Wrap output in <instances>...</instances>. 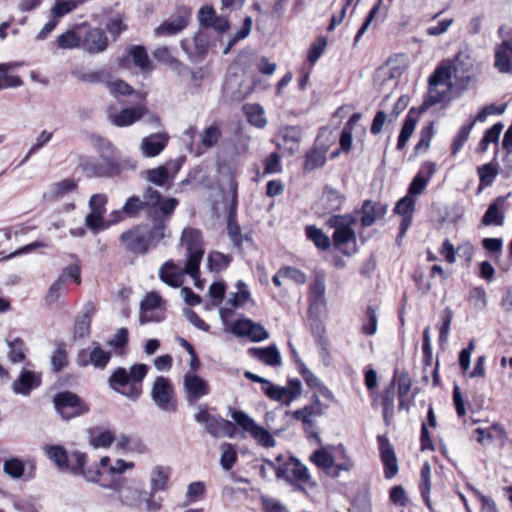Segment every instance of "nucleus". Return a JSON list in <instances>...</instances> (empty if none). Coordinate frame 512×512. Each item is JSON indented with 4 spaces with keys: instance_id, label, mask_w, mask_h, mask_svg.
I'll return each mask as SVG.
<instances>
[{
    "instance_id": "obj_1",
    "label": "nucleus",
    "mask_w": 512,
    "mask_h": 512,
    "mask_svg": "<svg viewBox=\"0 0 512 512\" xmlns=\"http://www.w3.org/2000/svg\"><path fill=\"white\" fill-rule=\"evenodd\" d=\"M453 73L451 67H437L429 77V91L424 98L422 105L419 108H411L404 120L397 142V149L403 150L410 137L412 136L415 127L418 123L420 115L431 106L444 101L452 87L451 79Z\"/></svg>"
},
{
    "instance_id": "obj_2",
    "label": "nucleus",
    "mask_w": 512,
    "mask_h": 512,
    "mask_svg": "<svg viewBox=\"0 0 512 512\" xmlns=\"http://www.w3.org/2000/svg\"><path fill=\"white\" fill-rule=\"evenodd\" d=\"M171 219H156L140 223L122 232L119 241L125 250L136 256L146 255L156 249L166 238L171 237Z\"/></svg>"
},
{
    "instance_id": "obj_3",
    "label": "nucleus",
    "mask_w": 512,
    "mask_h": 512,
    "mask_svg": "<svg viewBox=\"0 0 512 512\" xmlns=\"http://www.w3.org/2000/svg\"><path fill=\"white\" fill-rule=\"evenodd\" d=\"M178 205V199L163 198L158 190L148 186L143 193V199L133 195L127 198L123 207L129 219L138 218L142 212H145L147 219L151 221L162 218L171 219Z\"/></svg>"
},
{
    "instance_id": "obj_4",
    "label": "nucleus",
    "mask_w": 512,
    "mask_h": 512,
    "mask_svg": "<svg viewBox=\"0 0 512 512\" xmlns=\"http://www.w3.org/2000/svg\"><path fill=\"white\" fill-rule=\"evenodd\" d=\"M149 372V366L135 363L130 367H117L108 378V386L130 401H137L143 393L142 382Z\"/></svg>"
},
{
    "instance_id": "obj_5",
    "label": "nucleus",
    "mask_w": 512,
    "mask_h": 512,
    "mask_svg": "<svg viewBox=\"0 0 512 512\" xmlns=\"http://www.w3.org/2000/svg\"><path fill=\"white\" fill-rule=\"evenodd\" d=\"M181 242L187 250V261L184 266V273L194 279V284L202 288L200 281V264L204 256L203 235L199 229L184 228Z\"/></svg>"
},
{
    "instance_id": "obj_6",
    "label": "nucleus",
    "mask_w": 512,
    "mask_h": 512,
    "mask_svg": "<svg viewBox=\"0 0 512 512\" xmlns=\"http://www.w3.org/2000/svg\"><path fill=\"white\" fill-rule=\"evenodd\" d=\"M325 277L322 274H316L311 285H310V304L308 314L314 323L312 329L314 335L318 337V341L321 345L322 350H326L323 343L322 333L324 328L319 321L320 315L325 311L326 299H325Z\"/></svg>"
},
{
    "instance_id": "obj_7",
    "label": "nucleus",
    "mask_w": 512,
    "mask_h": 512,
    "mask_svg": "<svg viewBox=\"0 0 512 512\" xmlns=\"http://www.w3.org/2000/svg\"><path fill=\"white\" fill-rule=\"evenodd\" d=\"M150 397L161 411L170 412L176 408L175 390L169 378L157 376L151 385Z\"/></svg>"
},
{
    "instance_id": "obj_8",
    "label": "nucleus",
    "mask_w": 512,
    "mask_h": 512,
    "mask_svg": "<svg viewBox=\"0 0 512 512\" xmlns=\"http://www.w3.org/2000/svg\"><path fill=\"white\" fill-rule=\"evenodd\" d=\"M231 417L246 432H249L253 439L265 448H271L276 445L272 434L264 427L258 425L253 418L243 411L233 410Z\"/></svg>"
},
{
    "instance_id": "obj_9",
    "label": "nucleus",
    "mask_w": 512,
    "mask_h": 512,
    "mask_svg": "<svg viewBox=\"0 0 512 512\" xmlns=\"http://www.w3.org/2000/svg\"><path fill=\"white\" fill-rule=\"evenodd\" d=\"M498 35L502 41L494 49V67L501 74H512V31L501 26Z\"/></svg>"
},
{
    "instance_id": "obj_10",
    "label": "nucleus",
    "mask_w": 512,
    "mask_h": 512,
    "mask_svg": "<svg viewBox=\"0 0 512 512\" xmlns=\"http://www.w3.org/2000/svg\"><path fill=\"white\" fill-rule=\"evenodd\" d=\"M83 171L88 177H114L120 174L121 165L117 155L100 156L82 164Z\"/></svg>"
},
{
    "instance_id": "obj_11",
    "label": "nucleus",
    "mask_w": 512,
    "mask_h": 512,
    "mask_svg": "<svg viewBox=\"0 0 512 512\" xmlns=\"http://www.w3.org/2000/svg\"><path fill=\"white\" fill-rule=\"evenodd\" d=\"M328 224L334 228L332 239L335 252L349 256L345 245L352 239V215H333Z\"/></svg>"
},
{
    "instance_id": "obj_12",
    "label": "nucleus",
    "mask_w": 512,
    "mask_h": 512,
    "mask_svg": "<svg viewBox=\"0 0 512 512\" xmlns=\"http://www.w3.org/2000/svg\"><path fill=\"white\" fill-rule=\"evenodd\" d=\"M54 406L66 420L88 412L87 405L76 394L69 391L58 393L54 398Z\"/></svg>"
},
{
    "instance_id": "obj_13",
    "label": "nucleus",
    "mask_w": 512,
    "mask_h": 512,
    "mask_svg": "<svg viewBox=\"0 0 512 512\" xmlns=\"http://www.w3.org/2000/svg\"><path fill=\"white\" fill-rule=\"evenodd\" d=\"M191 15V8L187 6L178 7L175 14L171 15L166 21L154 29L155 36L167 37L180 33L188 26Z\"/></svg>"
},
{
    "instance_id": "obj_14",
    "label": "nucleus",
    "mask_w": 512,
    "mask_h": 512,
    "mask_svg": "<svg viewBox=\"0 0 512 512\" xmlns=\"http://www.w3.org/2000/svg\"><path fill=\"white\" fill-rule=\"evenodd\" d=\"M276 477L290 483L307 484L310 481L307 467L294 457H290L282 466L276 468Z\"/></svg>"
},
{
    "instance_id": "obj_15",
    "label": "nucleus",
    "mask_w": 512,
    "mask_h": 512,
    "mask_svg": "<svg viewBox=\"0 0 512 512\" xmlns=\"http://www.w3.org/2000/svg\"><path fill=\"white\" fill-rule=\"evenodd\" d=\"M185 397L189 405H195L210 393L208 382L196 373L187 372L183 378Z\"/></svg>"
},
{
    "instance_id": "obj_16",
    "label": "nucleus",
    "mask_w": 512,
    "mask_h": 512,
    "mask_svg": "<svg viewBox=\"0 0 512 512\" xmlns=\"http://www.w3.org/2000/svg\"><path fill=\"white\" fill-rule=\"evenodd\" d=\"M180 46L186 53L189 60L193 62H200L208 53L209 36L207 33L199 31L195 34L192 41L189 39L181 40Z\"/></svg>"
},
{
    "instance_id": "obj_17",
    "label": "nucleus",
    "mask_w": 512,
    "mask_h": 512,
    "mask_svg": "<svg viewBox=\"0 0 512 512\" xmlns=\"http://www.w3.org/2000/svg\"><path fill=\"white\" fill-rule=\"evenodd\" d=\"M390 384L397 389L398 407L400 410L408 409L410 402L407 397L412 389V378L408 371L396 367Z\"/></svg>"
},
{
    "instance_id": "obj_18",
    "label": "nucleus",
    "mask_w": 512,
    "mask_h": 512,
    "mask_svg": "<svg viewBox=\"0 0 512 512\" xmlns=\"http://www.w3.org/2000/svg\"><path fill=\"white\" fill-rule=\"evenodd\" d=\"M450 67L453 77L461 86H466L474 76L473 60L465 52H458Z\"/></svg>"
},
{
    "instance_id": "obj_19",
    "label": "nucleus",
    "mask_w": 512,
    "mask_h": 512,
    "mask_svg": "<svg viewBox=\"0 0 512 512\" xmlns=\"http://www.w3.org/2000/svg\"><path fill=\"white\" fill-rule=\"evenodd\" d=\"M233 334L240 337H247L252 342H260L268 338L267 330L250 319L237 320L232 326Z\"/></svg>"
},
{
    "instance_id": "obj_20",
    "label": "nucleus",
    "mask_w": 512,
    "mask_h": 512,
    "mask_svg": "<svg viewBox=\"0 0 512 512\" xmlns=\"http://www.w3.org/2000/svg\"><path fill=\"white\" fill-rule=\"evenodd\" d=\"M325 134H330V131L322 128L317 136L315 148L306 153L304 163L305 171L311 172L325 164L328 150V146L322 143V138Z\"/></svg>"
},
{
    "instance_id": "obj_21",
    "label": "nucleus",
    "mask_w": 512,
    "mask_h": 512,
    "mask_svg": "<svg viewBox=\"0 0 512 512\" xmlns=\"http://www.w3.org/2000/svg\"><path fill=\"white\" fill-rule=\"evenodd\" d=\"M381 461L384 465V475L387 479L393 478L398 472V461L392 445L384 435L378 436Z\"/></svg>"
},
{
    "instance_id": "obj_22",
    "label": "nucleus",
    "mask_w": 512,
    "mask_h": 512,
    "mask_svg": "<svg viewBox=\"0 0 512 512\" xmlns=\"http://www.w3.org/2000/svg\"><path fill=\"white\" fill-rule=\"evenodd\" d=\"M168 142L169 135L167 133H152L142 139L140 151L146 158L156 157L166 148Z\"/></svg>"
},
{
    "instance_id": "obj_23",
    "label": "nucleus",
    "mask_w": 512,
    "mask_h": 512,
    "mask_svg": "<svg viewBox=\"0 0 512 512\" xmlns=\"http://www.w3.org/2000/svg\"><path fill=\"white\" fill-rule=\"evenodd\" d=\"M226 229L228 237L231 240L233 247L236 249H242L244 241L253 243L252 231L242 233L241 228L237 222L236 210L234 208H230L228 213Z\"/></svg>"
},
{
    "instance_id": "obj_24",
    "label": "nucleus",
    "mask_w": 512,
    "mask_h": 512,
    "mask_svg": "<svg viewBox=\"0 0 512 512\" xmlns=\"http://www.w3.org/2000/svg\"><path fill=\"white\" fill-rule=\"evenodd\" d=\"M344 198L330 186H325L323 193L315 205L317 213L325 215L339 210L343 204Z\"/></svg>"
},
{
    "instance_id": "obj_25",
    "label": "nucleus",
    "mask_w": 512,
    "mask_h": 512,
    "mask_svg": "<svg viewBox=\"0 0 512 512\" xmlns=\"http://www.w3.org/2000/svg\"><path fill=\"white\" fill-rule=\"evenodd\" d=\"M40 384L41 378L36 372L23 369L19 377L13 382L12 389L16 394L28 396Z\"/></svg>"
},
{
    "instance_id": "obj_26",
    "label": "nucleus",
    "mask_w": 512,
    "mask_h": 512,
    "mask_svg": "<svg viewBox=\"0 0 512 512\" xmlns=\"http://www.w3.org/2000/svg\"><path fill=\"white\" fill-rule=\"evenodd\" d=\"M387 212V205L371 200L364 201L360 214V222L363 227H369L375 223L378 218H383Z\"/></svg>"
},
{
    "instance_id": "obj_27",
    "label": "nucleus",
    "mask_w": 512,
    "mask_h": 512,
    "mask_svg": "<svg viewBox=\"0 0 512 512\" xmlns=\"http://www.w3.org/2000/svg\"><path fill=\"white\" fill-rule=\"evenodd\" d=\"M435 171L436 167L433 162H425L410 183L408 188V195L411 196L421 194L425 190L430 178L433 176Z\"/></svg>"
},
{
    "instance_id": "obj_28",
    "label": "nucleus",
    "mask_w": 512,
    "mask_h": 512,
    "mask_svg": "<svg viewBox=\"0 0 512 512\" xmlns=\"http://www.w3.org/2000/svg\"><path fill=\"white\" fill-rule=\"evenodd\" d=\"M94 312L95 307L92 303L85 304L82 313L75 318L74 340L82 339L90 334L91 319Z\"/></svg>"
},
{
    "instance_id": "obj_29",
    "label": "nucleus",
    "mask_w": 512,
    "mask_h": 512,
    "mask_svg": "<svg viewBox=\"0 0 512 512\" xmlns=\"http://www.w3.org/2000/svg\"><path fill=\"white\" fill-rule=\"evenodd\" d=\"M148 113L143 106L124 108L118 114L111 116V122L117 127H126L134 124Z\"/></svg>"
},
{
    "instance_id": "obj_30",
    "label": "nucleus",
    "mask_w": 512,
    "mask_h": 512,
    "mask_svg": "<svg viewBox=\"0 0 512 512\" xmlns=\"http://www.w3.org/2000/svg\"><path fill=\"white\" fill-rule=\"evenodd\" d=\"M184 274V269L181 270L172 260L166 261L159 269L161 281L175 288L182 285Z\"/></svg>"
},
{
    "instance_id": "obj_31",
    "label": "nucleus",
    "mask_w": 512,
    "mask_h": 512,
    "mask_svg": "<svg viewBox=\"0 0 512 512\" xmlns=\"http://www.w3.org/2000/svg\"><path fill=\"white\" fill-rule=\"evenodd\" d=\"M204 428L214 438L233 437L235 433V427L231 421L215 415Z\"/></svg>"
},
{
    "instance_id": "obj_32",
    "label": "nucleus",
    "mask_w": 512,
    "mask_h": 512,
    "mask_svg": "<svg viewBox=\"0 0 512 512\" xmlns=\"http://www.w3.org/2000/svg\"><path fill=\"white\" fill-rule=\"evenodd\" d=\"M278 137L285 149L294 154L302 139V129L300 126H285L279 131Z\"/></svg>"
},
{
    "instance_id": "obj_33",
    "label": "nucleus",
    "mask_w": 512,
    "mask_h": 512,
    "mask_svg": "<svg viewBox=\"0 0 512 512\" xmlns=\"http://www.w3.org/2000/svg\"><path fill=\"white\" fill-rule=\"evenodd\" d=\"M108 45V38L102 29H91L87 32L83 46L86 51L92 54L102 52Z\"/></svg>"
},
{
    "instance_id": "obj_34",
    "label": "nucleus",
    "mask_w": 512,
    "mask_h": 512,
    "mask_svg": "<svg viewBox=\"0 0 512 512\" xmlns=\"http://www.w3.org/2000/svg\"><path fill=\"white\" fill-rule=\"evenodd\" d=\"M161 302V297L155 292H150L144 297L140 304L139 315V320L142 324L154 320L159 321V319H154L151 313L160 307Z\"/></svg>"
},
{
    "instance_id": "obj_35",
    "label": "nucleus",
    "mask_w": 512,
    "mask_h": 512,
    "mask_svg": "<svg viewBox=\"0 0 512 512\" xmlns=\"http://www.w3.org/2000/svg\"><path fill=\"white\" fill-rule=\"evenodd\" d=\"M170 468L155 466L150 473V492L156 494L159 491H166L170 478Z\"/></svg>"
},
{
    "instance_id": "obj_36",
    "label": "nucleus",
    "mask_w": 512,
    "mask_h": 512,
    "mask_svg": "<svg viewBox=\"0 0 512 512\" xmlns=\"http://www.w3.org/2000/svg\"><path fill=\"white\" fill-rule=\"evenodd\" d=\"M506 201V197L499 196L495 199L494 202H492L483 218H482V224L485 226H500L503 224L504 221V215L500 212V206L503 205Z\"/></svg>"
},
{
    "instance_id": "obj_37",
    "label": "nucleus",
    "mask_w": 512,
    "mask_h": 512,
    "mask_svg": "<svg viewBox=\"0 0 512 512\" xmlns=\"http://www.w3.org/2000/svg\"><path fill=\"white\" fill-rule=\"evenodd\" d=\"M395 397L396 389L389 383L381 395H378V400H381L383 410V417L386 424H389L391 418L394 416L395 411Z\"/></svg>"
},
{
    "instance_id": "obj_38",
    "label": "nucleus",
    "mask_w": 512,
    "mask_h": 512,
    "mask_svg": "<svg viewBox=\"0 0 512 512\" xmlns=\"http://www.w3.org/2000/svg\"><path fill=\"white\" fill-rule=\"evenodd\" d=\"M498 153V148L495 151V155ZM499 164L497 162L496 156L489 163H486L482 166H479L477 169V173L479 176L480 184L488 187L491 186L498 175Z\"/></svg>"
},
{
    "instance_id": "obj_39",
    "label": "nucleus",
    "mask_w": 512,
    "mask_h": 512,
    "mask_svg": "<svg viewBox=\"0 0 512 512\" xmlns=\"http://www.w3.org/2000/svg\"><path fill=\"white\" fill-rule=\"evenodd\" d=\"M233 257L218 251H212L207 257V268L210 272L219 273L229 267Z\"/></svg>"
},
{
    "instance_id": "obj_40",
    "label": "nucleus",
    "mask_w": 512,
    "mask_h": 512,
    "mask_svg": "<svg viewBox=\"0 0 512 512\" xmlns=\"http://www.w3.org/2000/svg\"><path fill=\"white\" fill-rule=\"evenodd\" d=\"M243 109L251 125L257 128H264L267 125V119L264 117V109L260 104H245Z\"/></svg>"
},
{
    "instance_id": "obj_41",
    "label": "nucleus",
    "mask_w": 512,
    "mask_h": 512,
    "mask_svg": "<svg viewBox=\"0 0 512 512\" xmlns=\"http://www.w3.org/2000/svg\"><path fill=\"white\" fill-rule=\"evenodd\" d=\"M47 457L61 470L69 468L67 451L61 445H52L45 448Z\"/></svg>"
},
{
    "instance_id": "obj_42",
    "label": "nucleus",
    "mask_w": 512,
    "mask_h": 512,
    "mask_svg": "<svg viewBox=\"0 0 512 512\" xmlns=\"http://www.w3.org/2000/svg\"><path fill=\"white\" fill-rule=\"evenodd\" d=\"M502 149L505 151L503 156V165L505 177H509L512 173V124L506 130L503 140Z\"/></svg>"
},
{
    "instance_id": "obj_43",
    "label": "nucleus",
    "mask_w": 512,
    "mask_h": 512,
    "mask_svg": "<svg viewBox=\"0 0 512 512\" xmlns=\"http://www.w3.org/2000/svg\"><path fill=\"white\" fill-rule=\"evenodd\" d=\"M128 54L131 56L134 65L139 67L142 71L150 68V60L144 46L132 45L128 49Z\"/></svg>"
},
{
    "instance_id": "obj_44",
    "label": "nucleus",
    "mask_w": 512,
    "mask_h": 512,
    "mask_svg": "<svg viewBox=\"0 0 512 512\" xmlns=\"http://www.w3.org/2000/svg\"><path fill=\"white\" fill-rule=\"evenodd\" d=\"M11 65L8 63H0V90L5 88L20 87L23 82L17 75H9Z\"/></svg>"
},
{
    "instance_id": "obj_45",
    "label": "nucleus",
    "mask_w": 512,
    "mask_h": 512,
    "mask_svg": "<svg viewBox=\"0 0 512 512\" xmlns=\"http://www.w3.org/2000/svg\"><path fill=\"white\" fill-rule=\"evenodd\" d=\"M220 465L225 471L233 468L237 461V452L231 443L224 442L220 445Z\"/></svg>"
},
{
    "instance_id": "obj_46",
    "label": "nucleus",
    "mask_w": 512,
    "mask_h": 512,
    "mask_svg": "<svg viewBox=\"0 0 512 512\" xmlns=\"http://www.w3.org/2000/svg\"><path fill=\"white\" fill-rule=\"evenodd\" d=\"M431 468L428 462H426L421 468V481H420V491L421 496L426 504V506L432 510V505L430 501V490H431V482H430Z\"/></svg>"
},
{
    "instance_id": "obj_47",
    "label": "nucleus",
    "mask_w": 512,
    "mask_h": 512,
    "mask_svg": "<svg viewBox=\"0 0 512 512\" xmlns=\"http://www.w3.org/2000/svg\"><path fill=\"white\" fill-rule=\"evenodd\" d=\"M306 235L318 249L327 250L331 246L330 238L325 235L321 229L314 226H308L306 228Z\"/></svg>"
},
{
    "instance_id": "obj_48",
    "label": "nucleus",
    "mask_w": 512,
    "mask_h": 512,
    "mask_svg": "<svg viewBox=\"0 0 512 512\" xmlns=\"http://www.w3.org/2000/svg\"><path fill=\"white\" fill-rule=\"evenodd\" d=\"M25 471L23 461L17 457H12L4 461L3 472L11 479H20Z\"/></svg>"
},
{
    "instance_id": "obj_49",
    "label": "nucleus",
    "mask_w": 512,
    "mask_h": 512,
    "mask_svg": "<svg viewBox=\"0 0 512 512\" xmlns=\"http://www.w3.org/2000/svg\"><path fill=\"white\" fill-rule=\"evenodd\" d=\"M252 18L250 16L245 17L243 26L241 29H239L228 41L226 47L223 50V54L227 55L232 47L240 40H243L249 36L252 29Z\"/></svg>"
},
{
    "instance_id": "obj_50",
    "label": "nucleus",
    "mask_w": 512,
    "mask_h": 512,
    "mask_svg": "<svg viewBox=\"0 0 512 512\" xmlns=\"http://www.w3.org/2000/svg\"><path fill=\"white\" fill-rule=\"evenodd\" d=\"M475 125V121H467L454 137L451 149L452 155H456L468 140L469 134Z\"/></svg>"
},
{
    "instance_id": "obj_51",
    "label": "nucleus",
    "mask_w": 512,
    "mask_h": 512,
    "mask_svg": "<svg viewBox=\"0 0 512 512\" xmlns=\"http://www.w3.org/2000/svg\"><path fill=\"white\" fill-rule=\"evenodd\" d=\"M364 381L365 386L370 393L372 406H376L378 403V394L376 393L375 389L378 386V375L377 372L370 366L365 368Z\"/></svg>"
},
{
    "instance_id": "obj_52",
    "label": "nucleus",
    "mask_w": 512,
    "mask_h": 512,
    "mask_svg": "<svg viewBox=\"0 0 512 512\" xmlns=\"http://www.w3.org/2000/svg\"><path fill=\"white\" fill-rule=\"evenodd\" d=\"M146 179L157 185V186H165L170 179V175L168 174V168L165 166H158L153 169H149L146 171Z\"/></svg>"
},
{
    "instance_id": "obj_53",
    "label": "nucleus",
    "mask_w": 512,
    "mask_h": 512,
    "mask_svg": "<svg viewBox=\"0 0 512 512\" xmlns=\"http://www.w3.org/2000/svg\"><path fill=\"white\" fill-rule=\"evenodd\" d=\"M76 188V181L74 179L66 178L54 183L50 188V194L54 198H61L64 195L73 192Z\"/></svg>"
},
{
    "instance_id": "obj_54",
    "label": "nucleus",
    "mask_w": 512,
    "mask_h": 512,
    "mask_svg": "<svg viewBox=\"0 0 512 512\" xmlns=\"http://www.w3.org/2000/svg\"><path fill=\"white\" fill-rule=\"evenodd\" d=\"M236 287L237 292L234 293L233 297L228 300V303L231 304V306L234 308L245 305L250 298L248 287L242 280L237 282Z\"/></svg>"
},
{
    "instance_id": "obj_55",
    "label": "nucleus",
    "mask_w": 512,
    "mask_h": 512,
    "mask_svg": "<svg viewBox=\"0 0 512 512\" xmlns=\"http://www.w3.org/2000/svg\"><path fill=\"white\" fill-rule=\"evenodd\" d=\"M433 125V122H430L428 125L422 127L420 131V139L414 147L415 154H419L421 151H425L429 148L430 142L434 135Z\"/></svg>"
},
{
    "instance_id": "obj_56",
    "label": "nucleus",
    "mask_w": 512,
    "mask_h": 512,
    "mask_svg": "<svg viewBox=\"0 0 512 512\" xmlns=\"http://www.w3.org/2000/svg\"><path fill=\"white\" fill-rule=\"evenodd\" d=\"M356 502L358 512H372L370 502V488L366 483L358 487Z\"/></svg>"
},
{
    "instance_id": "obj_57",
    "label": "nucleus",
    "mask_w": 512,
    "mask_h": 512,
    "mask_svg": "<svg viewBox=\"0 0 512 512\" xmlns=\"http://www.w3.org/2000/svg\"><path fill=\"white\" fill-rule=\"evenodd\" d=\"M56 42L61 49H74L81 45V38L73 30H68L59 35Z\"/></svg>"
},
{
    "instance_id": "obj_58",
    "label": "nucleus",
    "mask_w": 512,
    "mask_h": 512,
    "mask_svg": "<svg viewBox=\"0 0 512 512\" xmlns=\"http://www.w3.org/2000/svg\"><path fill=\"white\" fill-rule=\"evenodd\" d=\"M146 495V492L134 489L127 488L122 492V501L126 505L130 507H140L143 503V498Z\"/></svg>"
},
{
    "instance_id": "obj_59",
    "label": "nucleus",
    "mask_w": 512,
    "mask_h": 512,
    "mask_svg": "<svg viewBox=\"0 0 512 512\" xmlns=\"http://www.w3.org/2000/svg\"><path fill=\"white\" fill-rule=\"evenodd\" d=\"M82 82L98 84L108 80L109 74L105 70L73 73Z\"/></svg>"
},
{
    "instance_id": "obj_60",
    "label": "nucleus",
    "mask_w": 512,
    "mask_h": 512,
    "mask_svg": "<svg viewBox=\"0 0 512 512\" xmlns=\"http://www.w3.org/2000/svg\"><path fill=\"white\" fill-rule=\"evenodd\" d=\"M453 313L449 307H446L440 314L441 326L439 328V343L443 345L448 339L450 325Z\"/></svg>"
},
{
    "instance_id": "obj_61",
    "label": "nucleus",
    "mask_w": 512,
    "mask_h": 512,
    "mask_svg": "<svg viewBox=\"0 0 512 512\" xmlns=\"http://www.w3.org/2000/svg\"><path fill=\"white\" fill-rule=\"evenodd\" d=\"M221 136L222 133L219 127L211 125L204 129L201 135V143L206 148H212L218 143Z\"/></svg>"
},
{
    "instance_id": "obj_62",
    "label": "nucleus",
    "mask_w": 512,
    "mask_h": 512,
    "mask_svg": "<svg viewBox=\"0 0 512 512\" xmlns=\"http://www.w3.org/2000/svg\"><path fill=\"white\" fill-rule=\"evenodd\" d=\"M377 331V315L373 307H367L361 332L365 335H373Z\"/></svg>"
},
{
    "instance_id": "obj_63",
    "label": "nucleus",
    "mask_w": 512,
    "mask_h": 512,
    "mask_svg": "<svg viewBox=\"0 0 512 512\" xmlns=\"http://www.w3.org/2000/svg\"><path fill=\"white\" fill-rule=\"evenodd\" d=\"M415 209V200L412 196L406 195L401 198L394 207V213L403 217H412Z\"/></svg>"
},
{
    "instance_id": "obj_64",
    "label": "nucleus",
    "mask_w": 512,
    "mask_h": 512,
    "mask_svg": "<svg viewBox=\"0 0 512 512\" xmlns=\"http://www.w3.org/2000/svg\"><path fill=\"white\" fill-rule=\"evenodd\" d=\"M327 38L324 36H320L317 40H315L308 50V61L311 64H315L318 59L323 54L326 46H327Z\"/></svg>"
}]
</instances>
